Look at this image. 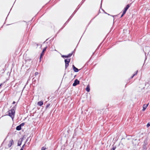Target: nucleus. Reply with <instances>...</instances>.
<instances>
[{"label": "nucleus", "instance_id": "2", "mask_svg": "<svg viewBox=\"0 0 150 150\" xmlns=\"http://www.w3.org/2000/svg\"><path fill=\"white\" fill-rule=\"evenodd\" d=\"M70 62V59H65V69L67 68L69 66V63Z\"/></svg>", "mask_w": 150, "mask_h": 150}, {"label": "nucleus", "instance_id": "16", "mask_svg": "<svg viewBox=\"0 0 150 150\" xmlns=\"http://www.w3.org/2000/svg\"><path fill=\"white\" fill-rule=\"evenodd\" d=\"M25 125V123H22L20 125L21 126V127L22 126H23Z\"/></svg>", "mask_w": 150, "mask_h": 150}, {"label": "nucleus", "instance_id": "17", "mask_svg": "<svg viewBox=\"0 0 150 150\" xmlns=\"http://www.w3.org/2000/svg\"><path fill=\"white\" fill-rule=\"evenodd\" d=\"M25 145V144H24L22 146V148L20 150H23V148L24 147V146Z\"/></svg>", "mask_w": 150, "mask_h": 150}, {"label": "nucleus", "instance_id": "18", "mask_svg": "<svg viewBox=\"0 0 150 150\" xmlns=\"http://www.w3.org/2000/svg\"><path fill=\"white\" fill-rule=\"evenodd\" d=\"M50 106V104H48L46 106V108H48V107H49Z\"/></svg>", "mask_w": 150, "mask_h": 150}, {"label": "nucleus", "instance_id": "13", "mask_svg": "<svg viewBox=\"0 0 150 150\" xmlns=\"http://www.w3.org/2000/svg\"><path fill=\"white\" fill-rule=\"evenodd\" d=\"M86 90L88 92L89 91L90 89L88 86L86 88Z\"/></svg>", "mask_w": 150, "mask_h": 150}, {"label": "nucleus", "instance_id": "5", "mask_svg": "<svg viewBox=\"0 0 150 150\" xmlns=\"http://www.w3.org/2000/svg\"><path fill=\"white\" fill-rule=\"evenodd\" d=\"M130 6L129 4H128L127 5L125 8L124 11H123V14H125L127 11L128 9Z\"/></svg>", "mask_w": 150, "mask_h": 150}, {"label": "nucleus", "instance_id": "20", "mask_svg": "<svg viewBox=\"0 0 150 150\" xmlns=\"http://www.w3.org/2000/svg\"><path fill=\"white\" fill-rule=\"evenodd\" d=\"M150 126V123H148L146 125V126L147 127H149Z\"/></svg>", "mask_w": 150, "mask_h": 150}, {"label": "nucleus", "instance_id": "11", "mask_svg": "<svg viewBox=\"0 0 150 150\" xmlns=\"http://www.w3.org/2000/svg\"><path fill=\"white\" fill-rule=\"evenodd\" d=\"M21 126L19 125L17 126L16 127V129L17 130H20L21 129Z\"/></svg>", "mask_w": 150, "mask_h": 150}, {"label": "nucleus", "instance_id": "15", "mask_svg": "<svg viewBox=\"0 0 150 150\" xmlns=\"http://www.w3.org/2000/svg\"><path fill=\"white\" fill-rule=\"evenodd\" d=\"M46 49H47V47H45L44 49H43V50L42 51V52H44H44L46 51Z\"/></svg>", "mask_w": 150, "mask_h": 150}, {"label": "nucleus", "instance_id": "7", "mask_svg": "<svg viewBox=\"0 0 150 150\" xmlns=\"http://www.w3.org/2000/svg\"><path fill=\"white\" fill-rule=\"evenodd\" d=\"M22 141L23 139H22L20 138V139H19L18 142V146H20L21 145Z\"/></svg>", "mask_w": 150, "mask_h": 150}, {"label": "nucleus", "instance_id": "8", "mask_svg": "<svg viewBox=\"0 0 150 150\" xmlns=\"http://www.w3.org/2000/svg\"><path fill=\"white\" fill-rule=\"evenodd\" d=\"M73 68L74 71L75 72H77L79 71V70L74 65H73Z\"/></svg>", "mask_w": 150, "mask_h": 150}, {"label": "nucleus", "instance_id": "1", "mask_svg": "<svg viewBox=\"0 0 150 150\" xmlns=\"http://www.w3.org/2000/svg\"><path fill=\"white\" fill-rule=\"evenodd\" d=\"M8 112L9 115L13 119L14 117L15 113L14 110L13 109H12L9 110Z\"/></svg>", "mask_w": 150, "mask_h": 150}, {"label": "nucleus", "instance_id": "22", "mask_svg": "<svg viewBox=\"0 0 150 150\" xmlns=\"http://www.w3.org/2000/svg\"><path fill=\"white\" fill-rule=\"evenodd\" d=\"M38 72H36L35 73V76H36L37 75H38Z\"/></svg>", "mask_w": 150, "mask_h": 150}, {"label": "nucleus", "instance_id": "14", "mask_svg": "<svg viewBox=\"0 0 150 150\" xmlns=\"http://www.w3.org/2000/svg\"><path fill=\"white\" fill-rule=\"evenodd\" d=\"M137 72H138V71H136V73L135 74H133V76H132L131 77V78H133V77L134 76H135V75H136V74H137Z\"/></svg>", "mask_w": 150, "mask_h": 150}, {"label": "nucleus", "instance_id": "21", "mask_svg": "<svg viewBox=\"0 0 150 150\" xmlns=\"http://www.w3.org/2000/svg\"><path fill=\"white\" fill-rule=\"evenodd\" d=\"M46 148L44 147H42L41 149V150H45Z\"/></svg>", "mask_w": 150, "mask_h": 150}, {"label": "nucleus", "instance_id": "25", "mask_svg": "<svg viewBox=\"0 0 150 150\" xmlns=\"http://www.w3.org/2000/svg\"><path fill=\"white\" fill-rule=\"evenodd\" d=\"M150 54V52H149L148 54V55H149Z\"/></svg>", "mask_w": 150, "mask_h": 150}, {"label": "nucleus", "instance_id": "6", "mask_svg": "<svg viewBox=\"0 0 150 150\" xmlns=\"http://www.w3.org/2000/svg\"><path fill=\"white\" fill-rule=\"evenodd\" d=\"M72 53H71V54H68L67 55H62V57L64 58V57H65V58H69V57H70L71 55H72Z\"/></svg>", "mask_w": 150, "mask_h": 150}, {"label": "nucleus", "instance_id": "10", "mask_svg": "<svg viewBox=\"0 0 150 150\" xmlns=\"http://www.w3.org/2000/svg\"><path fill=\"white\" fill-rule=\"evenodd\" d=\"M37 104L38 105L41 106L43 105V102L42 101H39L38 103Z\"/></svg>", "mask_w": 150, "mask_h": 150}, {"label": "nucleus", "instance_id": "24", "mask_svg": "<svg viewBox=\"0 0 150 150\" xmlns=\"http://www.w3.org/2000/svg\"><path fill=\"white\" fill-rule=\"evenodd\" d=\"M15 101H13V104H15Z\"/></svg>", "mask_w": 150, "mask_h": 150}, {"label": "nucleus", "instance_id": "4", "mask_svg": "<svg viewBox=\"0 0 150 150\" xmlns=\"http://www.w3.org/2000/svg\"><path fill=\"white\" fill-rule=\"evenodd\" d=\"M13 144V141L12 139H11L9 142V143L8 145L9 147H11Z\"/></svg>", "mask_w": 150, "mask_h": 150}, {"label": "nucleus", "instance_id": "3", "mask_svg": "<svg viewBox=\"0 0 150 150\" xmlns=\"http://www.w3.org/2000/svg\"><path fill=\"white\" fill-rule=\"evenodd\" d=\"M79 83V81L77 79H76L74 81V83L73 84V86H75Z\"/></svg>", "mask_w": 150, "mask_h": 150}, {"label": "nucleus", "instance_id": "9", "mask_svg": "<svg viewBox=\"0 0 150 150\" xmlns=\"http://www.w3.org/2000/svg\"><path fill=\"white\" fill-rule=\"evenodd\" d=\"M148 104H145L143 106V109H142V110L143 111H144L146 109V108L148 106Z\"/></svg>", "mask_w": 150, "mask_h": 150}, {"label": "nucleus", "instance_id": "23", "mask_svg": "<svg viewBox=\"0 0 150 150\" xmlns=\"http://www.w3.org/2000/svg\"><path fill=\"white\" fill-rule=\"evenodd\" d=\"M125 14H123V12L122 13V14L121 16V17H122Z\"/></svg>", "mask_w": 150, "mask_h": 150}, {"label": "nucleus", "instance_id": "12", "mask_svg": "<svg viewBox=\"0 0 150 150\" xmlns=\"http://www.w3.org/2000/svg\"><path fill=\"white\" fill-rule=\"evenodd\" d=\"M44 54V53L43 52H42V53H41V54L40 58V60H41V58L42 57V56H43Z\"/></svg>", "mask_w": 150, "mask_h": 150}, {"label": "nucleus", "instance_id": "19", "mask_svg": "<svg viewBox=\"0 0 150 150\" xmlns=\"http://www.w3.org/2000/svg\"><path fill=\"white\" fill-rule=\"evenodd\" d=\"M116 148V147H113L111 149V150H115V149Z\"/></svg>", "mask_w": 150, "mask_h": 150}]
</instances>
